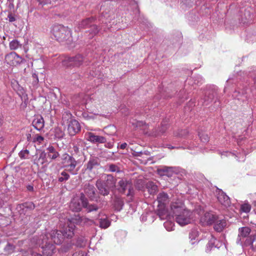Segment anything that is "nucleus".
I'll use <instances>...</instances> for the list:
<instances>
[{"mask_svg":"<svg viewBox=\"0 0 256 256\" xmlns=\"http://www.w3.org/2000/svg\"><path fill=\"white\" fill-rule=\"evenodd\" d=\"M82 218L78 215L75 216V218H69L68 216L66 218H60V225H62V230H52L49 234L51 241L56 244H60L63 241L64 237L67 238H72L74 234V230L76 224L80 222Z\"/></svg>","mask_w":256,"mask_h":256,"instance_id":"f257e3e1","label":"nucleus"},{"mask_svg":"<svg viewBox=\"0 0 256 256\" xmlns=\"http://www.w3.org/2000/svg\"><path fill=\"white\" fill-rule=\"evenodd\" d=\"M171 208L176 216V220L181 226L188 224L193 220L192 212L186 209L182 204H172Z\"/></svg>","mask_w":256,"mask_h":256,"instance_id":"f03ea898","label":"nucleus"},{"mask_svg":"<svg viewBox=\"0 0 256 256\" xmlns=\"http://www.w3.org/2000/svg\"><path fill=\"white\" fill-rule=\"evenodd\" d=\"M51 32L56 39L60 42L68 44L72 41V32L68 27L56 24L53 26Z\"/></svg>","mask_w":256,"mask_h":256,"instance_id":"7ed1b4c3","label":"nucleus"},{"mask_svg":"<svg viewBox=\"0 0 256 256\" xmlns=\"http://www.w3.org/2000/svg\"><path fill=\"white\" fill-rule=\"evenodd\" d=\"M62 166L65 168V170L70 172L72 175H76L79 170V168H77L78 161L71 155L67 153H64L62 156Z\"/></svg>","mask_w":256,"mask_h":256,"instance_id":"20e7f679","label":"nucleus"},{"mask_svg":"<svg viewBox=\"0 0 256 256\" xmlns=\"http://www.w3.org/2000/svg\"><path fill=\"white\" fill-rule=\"evenodd\" d=\"M110 2L106 0L102 2L100 8L101 16L100 21L104 24H107L114 16H112L113 12L111 10Z\"/></svg>","mask_w":256,"mask_h":256,"instance_id":"39448f33","label":"nucleus"},{"mask_svg":"<svg viewBox=\"0 0 256 256\" xmlns=\"http://www.w3.org/2000/svg\"><path fill=\"white\" fill-rule=\"evenodd\" d=\"M86 198L84 194H81L80 198H74L70 202V209L73 212H78L81 210L82 208L86 206Z\"/></svg>","mask_w":256,"mask_h":256,"instance_id":"423d86ee","label":"nucleus"},{"mask_svg":"<svg viewBox=\"0 0 256 256\" xmlns=\"http://www.w3.org/2000/svg\"><path fill=\"white\" fill-rule=\"evenodd\" d=\"M118 190L120 192L124 194L128 189V192L126 194V196L130 197L133 196L134 190L131 182L122 179L118 182Z\"/></svg>","mask_w":256,"mask_h":256,"instance_id":"0eeeda50","label":"nucleus"},{"mask_svg":"<svg viewBox=\"0 0 256 256\" xmlns=\"http://www.w3.org/2000/svg\"><path fill=\"white\" fill-rule=\"evenodd\" d=\"M251 232V229L249 227H242L238 229V234L236 243L242 246L245 245V240L249 238Z\"/></svg>","mask_w":256,"mask_h":256,"instance_id":"6e6552de","label":"nucleus"},{"mask_svg":"<svg viewBox=\"0 0 256 256\" xmlns=\"http://www.w3.org/2000/svg\"><path fill=\"white\" fill-rule=\"evenodd\" d=\"M72 154L75 156H80L84 154V142L82 139L76 138L72 142Z\"/></svg>","mask_w":256,"mask_h":256,"instance_id":"1a4fd4ad","label":"nucleus"},{"mask_svg":"<svg viewBox=\"0 0 256 256\" xmlns=\"http://www.w3.org/2000/svg\"><path fill=\"white\" fill-rule=\"evenodd\" d=\"M84 58L80 54L75 56L66 58L62 60V64L66 66H79L84 62Z\"/></svg>","mask_w":256,"mask_h":256,"instance_id":"9d476101","label":"nucleus"},{"mask_svg":"<svg viewBox=\"0 0 256 256\" xmlns=\"http://www.w3.org/2000/svg\"><path fill=\"white\" fill-rule=\"evenodd\" d=\"M22 58L15 52H11L5 56V62L10 66H16L22 62Z\"/></svg>","mask_w":256,"mask_h":256,"instance_id":"9b49d317","label":"nucleus"},{"mask_svg":"<svg viewBox=\"0 0 256 256\" xmlns=\"http://www.w3.org/2000/svg\"><path fill=\"white\" fill-rule=\"evenodd\" d=\"M217 216L213 212H206L200 218V222L202 225H212L216 220Z\"/></svg>","mask_w":256,"mask_h":256,"instance_id":"f8f14e48","label":"nucleus"},{"mask_svg":"<svg viewBox=\"0 0 256 256\" xmlns=\"http://www.w3.org/2000/svg\"><path fill=\"white\" fill-rule=\"evenodd\" d=\"M158 173L160 175H166L168 177L172 176L174 174L179 172L178 167L162 166L158 169Z\"/></svg>","mask_w":256,"mask_h":256,"instance_id":"ddd939ff","label":"nucleus"},{"mask_svg":"<svg viewBox=\"0 0 256 256\" xmlns=\"http://www.w3.org/2000/svg\"><path fill=\"white\" fill-rule=\"evenodd\" d=\"M85 137L87 140L93 144H104L106 142L105 137L96 135L92 132H86Z\"/></svg>","mask_w":256,"mask_h":256,"instance_id":"4468645a","label":"nucleus"},{"mask_svg":"<svg viewBox=\"0 0 256 256\" xmlns=\"http://www.w3.org/2000/svg\"><path fill=\"white\" fill-rule=\"evenodd\" d=\"M43 254L45 256H51L54 253L55 246L50 243V241L48 242L44 238L42 240V244L41 246Z\"/></svg>","mask_w":256,"mask_h":256,"instance_id":"2eb2a0df","label":"nucleus"},{"mask_svg":"<svg viewBox=\"0 0 256 256\" xmlns=\"http://www.w3.org/2000/svg\"><path fill=\"white\" fill-rule=\"evenodd\" d=\"M217 198L219 202L224 207L230 206L231 202L230 198L221 190L218 189L216 192Z\"/></svg>","mask_w":256,"mask_h":256,"instance_id":"dca6fc26","label":"nucleus"},{"mask_svg":"<svg viewBox=\"0 0 256 256\" xmlns=\"http://www.w3.org/2000/svg\"><path fill=\"white\" fill-rule=\"evenodd\" d=\"M208 238L209 240L206 249V252H210L213 248H219L222 246V243L216 240L212 234H210Z\"/></svg>","mask_w":256,"mask_h":256,"instance_id":"f3484780","label":"nucleus"},{"mask_svg":"<svg viewBox=\"0 0 256 256\" xmlns=\"http://www.w3.org/2000/svg\"><path fill=\"white\" fill-rule=\"evenodd\" d=\"M95 224L98 226L102 228H106L110 226V221L106 216L100 213L98 218L96 220Z\"/></svg>","mask_w":256,"mask_h":256,"instance_id":"a211bd4d","label":"nucleus"},{"mask_svg":"<svg viewBox=\"0 0 256 256\" xmlns=\"http://www.w3.org/2000/svg\"><path fill=\"white\" fill-rule=\"evenodd\" d=\"M68 126V132L70 136H73L79 132L81 130L80 123L76 120H71Z\"/></svg>","mask_w":256,"mask_h":256,"instance_id":"6ab92c4d","label":"nucleus"},{"mask_svg":"<svg viewBox=\"0 0 256 256\" xmlns=\"http://www.w3.org/2000/svg\"><path fill=\"white\" fill-rule=\"evenodd\" d=\"M100 165V159L97 157L90 156L84 166L86 170L91 172L93 169L97 168Z\"/></svg>","mask_w":256,"mask_h":256,"instance_id":"aec40b11","label":"nucleus"},{"mask_svg":"<svg viewBox=\"0 0 256 256\" xmlns=\"http://www.w3.org/2000/svg\"><path fill=\"white\" fill-rule=\"evenodd\" d=\"M96 185L98 189V192L104 196H108L110 194V189L104 184L102 180L98 179L96 180Z\"/></svg>","mask_w":256,"mask_h":256,"instance_id":"412c9836","label":"nucleus"},{"mask_svg":"<svg viewBox=\"0 0 256 256\" xmlns=\"http://www.w3.org/2000/svg\"><path fill=\"white\" fill-rule=\"evenodd\" d=\"M102 181L104 184L110 190L116 186V180L111 174H104L103 176Z\"/></svg>","mask_w":256,"mask_h":256,"instance_id":"4be33fe9","label":"nucleus"},{"mask_svg":"<svg viewBox=\"0 0 256 256\" xmlns=\"http://www.w3.org/2000/svg\"><path fill=\"white\" fill-rule=\"evenodd\" d=\"M84 190L86 194L91 200H93L95 198L96 189L93 185L89 183L86 184Z\"/></svg>","mask_w":256,"mask_h":256,"instance_id":"5701e85b","label":"nucleus"},{"mask_svg":"<svg viewBox=\"0 0 256 256\" xmlns=\"http://www.w3.org/2000/svg\"><path fill=\"white\" fill-rule=\"evenodd\" d=\"M222 156H234L238 162H244L245 160L246 154L244 152L234 153L230 152H224Z\"/></svg>","mask_w":256,"mask_h":256,"instance_id":"b1692460","label":"nucleus"},{"mask_svg":"<svg viewBox=\"0 0 256 256\" xmlns=\"http://www.w3.org/2000/svg\"><path fill=\"white\" fill-rule=\"evenodd\" d=\"M214 228L218 232H222L226 226V221L224 219H220L218 216L214 222Z\"/></svg>","mask_w":256,"mask_h":256,"instance_id":"393cba45","label":"nucleus"},{"mask_svg":"<svg viewBox=\"0 0 256 256\" xmlns=\"http://www.w3.org/2000/svg\"><path fill=\"white\" fill-rule=\"evenodd\" d=\"M232 96L234 98L242 102H245L248 100V96L246 90H243L242 92L238 90H235L232 94Z\"/></svg>","mask_w":256,"mask_h":256,"instance_id":"a878e982","label":"nucleus"},{"mask_svg":"<svg viewBox=\"0 0 256 256\" xmlns=\"http://www.w3.org/2000/svg\"><path fill=\"white\" fill-rule=\"evenodd\" d=\"M34 128L38 131L41 130L44 127V122L43 118L41 116L35 118L32 122Z\"/></svg>","mask_w":256,"mask_h":256,"instance_id":"bb28decb","label":"nucleus"},{"mask_svg":"<svg viewBox=\"0 0 256 256\" xmlns=\"http://www.w3.org/2000/svg\"><path fill=\"white\" fill-rule=\"evenodd\" d=\"M244 246H250L252 249L256 251V233H252L249 238L245 240Z\"/></svg>","mask_w":256,"mask_h":256,"instance_id":"cd10ccee","label":"nucleus"},{"mask_svg":"<svg viewBox=\"0 0 256 256\" xmlns=\"http://www.w3.org/2000/svg\"><path fill=\"white\" fill-rule=\"evenodd\" d=\"M199 232L196 229H192L189 234V238L190 243L194 245L197 244L200 239L198 238Z\"/></svg>","mask_w":256,"mask_h":256,"instance_id":"c85d7f7f","label":"nucleus"},{"mask_svg":"<svg viewBox=\"0 0 256 256\" xmlns=\"http://www.w3.org/2000/svg\"><path fill=\"white\" fill-rule=\"evenodd\" d=\"M48 151V156L52 160H56L60 156V154L56 148L52 146H50L46 148Z\"/></svg>","mask_w":256,"mask_h":256,"instance_id":"c756f323","label":"nucleus"},{"mask_svg":"<svg viewBox=\"0 0 256 256\" xmlns=\"http://www.w3.org/2000/svg\"><path fill=\"white\" fill-rule=\"evenodd\" d=\"M74 120V119H73L72 118V114L70 112L66 110L62 114V124L64 126L67 125L70 122L71 120Z\"/></svg>","mask_w":256,"mask_h":256,"instance_id":"7c9ffc66","label":"nucleus"},{"mask_svg":"<svg viewBox=\"0 0 256 256\" xmlns=\"http://www.w3.org/2000/svg\"><path fill=\"white\" fill-rule=\"evenodd\" d=\"M35 208L34 204L32 202H26L24 204H19L17 208L20 210H24V212H26L28 210H34Z\"/></svg>","mask_w":256,"mask_h":256,"instance_id":"2f4dec72","label":"nucleus"},{"mask_svg":"<svg viewBox=\"0 0 256 256\" xmlns=\"http://www.w3.org/2000/svg\"><path fill=\"white\" fill-rule=\"evenodd\" d=\"M168 196L167 194L162 192L160 193L157 198V200L158 202V206H162L168 201Z\"/></svg>","mask_w":256,"mask_h":256,"instance_id":"473e14b6","label":"nucleus"},{"mask_svg":"<svg viewBox=\"0 0 256 256\" xmlns=\"http://www.w3.org/2000/svg\"><path fill=\"white\" fill-rule=\"evenodd\" d=\"M204 82V80L200 75H196L194 77L188 80V83L192 84H202Z\"/></svg>","mask_w":256,"mask_h":256,"instance_id":"72a5a7b5","label":"nucleus"},{"mask_svg":"<svg viewBox=\"0 0 256 256\" xmlns=\"http://www.w3.org/2000/svg\"><path fill=\"white\" fill-rule=\"evenodd\" d=\"M146 188L150 194H154L158 192L157 186L152 182H148L146 184Z\"/></svg>","mask_w":256,"mask_h":256,"instance_id":"f704fd0d","label":"nucleus"},{"mask_svg":"<svg viewBox=\"0 0 256 256\" xmlns=\"http://www.w3.org/2000/svg\"><path fill=\"white\" fill-rule=\"evenodd\" d=\"M94 20L93 18H88L82 20L80 24V27L82 28H86L90 26Z\"/></svg>","mask_w":256,"mask_h":256,"instance_id":"c9c22d12","label":"nucleus"},{"mask_svg":"<svg viewBox=\"0 0 256 256\" xmlns=\"http://www.w3.org/2000/svg\"><path fill=\"white\" fill-rule=\"evenodd\" d=\"M22 44L17 40H14L11 41L9 44V47L11 50H16L21 48Z\"/></svg>","mask_w":256,"mask_h":256,"instance_id":"e433bc0d","label":"nucleus"},{"mask_svg":"<svg viewBox=\"0 0 256 256\" xmlns=\"http://www.w3.org/2000/svg\"><path fill=\"white\" fill-rule=\"evenodd\" d=\"M86 205V206H84V208L86 209V210L88 212H90L92 211H96L98 209V207L97 205L96 204H90L87 200Z\"/></svg>","mask_w":256,"mask_h":256,"instance_id":"4c0bfd02","label":"nucleus"},{"mask_svg":"<svg viewBox=\"0 0 256 256\" xmlns=\"http://www.w3.org/2000/svg\"><path fill=\"white\" fill-rule=\"evenodd\" d=\"M124 206L123 201L120 198H118L114 200V207L116 210L120 211Z\"/></svg>","mask_w":256,"mask_h":256,"instance_id":"58836bf2","label":"nucleus"},{"mask_svg":"<svg viewBox=\"0 0 256 256\" xmlns=\"http://www.w3.org/2000/svg\"><path fill=\"white\" fill-rule=\"evenodd\" d=\"M67 172H68L64 170L60 173V176L58 178V182H62L66 181L70 178V176Z\"/></svg>","mask_w":256,"mask_h":256,"instance_id":"ea45409f","label":"nucleus"},{"mask_svg":"<svg viewBox=\"0 0 256 256\" xmlns=\"http://www.w3.org/2000/svg\"><path fill=\"white\" fill-rule=\"evenodd\" d=\"M164 226L168 231L170 232L174 230V224L171 221L168 220L165 222Z\"/></svg>","mask_w":256,"mask_h":256,"instance_id":"a19ab883","label":"nucleus"},{"mask_svg":"<svg viewBox=\"0 0 256 256\" xmlns=\"http://www.w3.org/2000/svg\"><path fill=\"white\" fill-rule=\"evenodd\" d=\"M60 168V166L59 163L54 162L52 163V165L50 167V169L54 173H57L59 171Z\"/></svg>","mask_w":256,"mask_h":256,"instance_id":"79ce46f5","label":"nucleus"},{"mask_svg":"<svg viewBox=\"0 0 256 256\" xmlns=\"http://www.w3.org/2000/svg\"><path fill=\"white\" fill-rule=\"evenodd\" d=\"M38 160L42 164H44L47 163L48 160L46 158V153L43 152L40 154L39 158Z\"/></svg>","mask_w":256,"mask_h":256,"instance_id":"37998d69","label":"nucleus"},{"mask_svg":"<svg viewBox=\"0 0 256 256\" xmlns=\"http://www.w3.org/2000/svg\"><path fill=\"white\" fill-rule=\"evenodd\" d=\"M240 210L242 212L248 213L251 210V206L248 203H244L241 205Z\"/></svg>","mask_w":256,"mask_h":256,"instance_id":"c03bdc74","label":"nucleus"},{"mask_svg":"<svg viewBox=\"0 0 256 256\" xmlns=\"http://www.w3.org/2000/svg\"><path fill=\"white\" fill-rule=\"evenodd\" d=\"M198 136L200 140L203 142H206L209 140V137L208 134L204 132H198Z\"/></svg>","mask_w":256,"mask_h":256,"instance_id":"a18cd8bd","label":"nucleus"},{"mask_svg":"<svg viewBox=\"0 0 256 256\" xmlns=\"http://www.w3.org/2000/svg\"><path fill=\"white\" fill-rule=\"evenodd\" d=\"M29 153H30V152L28 150H21L19 152L18 155H19V156L22 159H26V158H28Z\"/></svg>","mask_w":256,"mask_h":256,"instance_id":"49530a36","label":"nucleus"},{"mask_svg":"<svg viewBox=\"0 0 256 256\" xmlns=\"http://www.w3.org/2000/svg\"><path fill=\"white\" fill-rule=\"evenodd\" d=\"M90 27V32L92 36L95 35L98 33L99 30L96 26L92 24Z\"/></svg>","mask_w":256,"mask_h":256,"instance_id":"de8ad7c7","label":"nucleus"},{"mask_svg":"<svg viewBox=\"0 0 256 256\" xmlns=\"http://www.w3.org/2000/svg\"><path fill=\"white\" fill-rule=\"evenodd\" d=\"M108 170L111 172H120L119 168L115 164H111L108 166Z\"/></svg>","mask_w":256,"mask_h":256,"instance_id":"09e8293b","label":"nucleus"},{"mask_svg":"<svg viewBox=\"0 0 256 256\" xmlns=\"http://www.w3.org/2000/svg\"><path fill=\"white\" fill-rule=\"evenodd\" d=\"M214 98V96H205L204 98V102H202V104L204 105L207 106L210 102Z\"/></svg>","mask_w":256,"mask_h":256,"instance_id":"8fccbe9b","label":"nucleus"},{"mask_svg":"<svg viewBox=\"0 0 256 256\" xmlns=\"http://www.w3.org/2000/svg\"><path fill=\"white\" fill-rule=\"evenodd\" d=\"M44 140V138L42 136L36 134L34 138V142H38V144H41Z\"/></svg>","mask_w":256,"mask_h":256,"instance_id":"3c124183","label":"nucleus"},{"mask_svg":"<svg viewBox=\"0 0 256 256\" xmlns=\"http://www.w3.org/2000/svg\"><path fill=\"white\" fill-rule=\"evenodd\" d=\"M167 128V124H166L165 122H163L162 124V126L160 128V132L162 134H164L166 131Z\"/></svg>","mask_w":256,"mask_h":256,"instance_id":"603ef678","label":"nucleus"},{"mask_svg":"<svg viewBox=\"0 0 256 256\" xmlns=\"http://www.w3.org/2000/svg\"><path fill=\"white\" fill-rule=\"evenodd\" d=\"M132 124L136 127H140L146 124L145 122L142 121H136V122H132Z\"/></svg>","mask_w":256,"mask_h":256,"instance_id":"864d4df0","label":"nucleus"},{"mask_svg":"<svg viewBox=\"0 0 256 256\" xmlns=\"http://www.w3.org/2000/svg\"><path fill=\"white\" fill-rule=\"evenodd\" d=\"M32 77L34 79L32 84L34 85L37 84L38 82V78L37 74L34 73L32 74Z\"/></svg>","mask_w":256,"mask_h":256,"instance_id":"5fc2aeb1","label":"nucleus"},{"mask_svg":"<svg viewBox=\"0 0 256 256\" xmlns=\"http://www.w3.org/2000/svg\"><path fill=\"white\" fill-rule=\"evenodd\" d=\"M72 256H87V254L84 252L80 251L74 252Z\"/></svg>","mask_w":256,"mask_h":256,"instance_id":"6e6d98bb","label":"nucleus"},{"mask_svg":"<svg viewBox=\"0 0 256 256\" xmlns=\"http://www.w3.org/2000/svg\"><path fill=\"white\" fill-rule=\"evenodd\" d=\"M8 18L10 22H13L16 20L15 17L12 14H8Z\"/></svg>","mask_w":256,"mask_h":256,"instance_id":"4d7b16f0","label":"nucleus"},{"mask_svg":"<svg viewBox=\"0 0 256 256\" xmlns=\"http://www.w3.org/2000/svg\"><path fill=\"white\" fill-rule=\"evenodd\" d=\"M26 190L28 192H34V188L32 185V184H28L26 186Z\"/></svg>","mask_w":256,"mask_h":256,"instance_id":"13d9d810","label":"nucleus"},{"mask_svg":"<svg viewBox=\"0 0 256 256\" xmlns=\"http://www.w3.org/2000/svg\"><path fill=\"white\" fill-rule=\"evenodd\" d=\"M188 134V132L186 130H182L180 133L179 134L180 136H184Z\"/></svg>","mask_w":256,"mask_h":256,"instance_id":"bf43d9fd","label":"nucleus"},{"mask_svg":"<svg viewBox=\"0 0 256 256\" xmlns=\"http://www.w3.org/2000/svg\"><path fill=\"white\" fill-rule=\"evenodd\" d=\"M126 146H127V144L126 142H124V143L122 144L120 146V148L122 150H124L126 148Z\"/></svg>","mask_w":256,"mask_h":256,"instance_id":"052dcab7","label":"nucleus"},{"mask_svg":"<svg viewBox=\"0 0 256 256\" xmlns=\"http://www.w3.org/2000/svg\"><path fill=\"white\" fill-rule=\"evenodd\" d=\"M40 4H44L50 2V0H40Z\"/></svg>","mask_w":256,"mask_h":256,"instance_id":"680f3d73","label":"nucleus"},{"mask_svg":"<svg viewBox=\"0 0 256 256\" xmlns=\"http://www.w3.org/2000/svg\"><path fill=\"white\" fill-rule=\"evenodd\" d=\"M31 256H42L40 254H38L37 252H31Z\"/></svg>","mask_w":256,"mask_h":256,"instance_id":"e2e57ef3","label":"nucleus"},{"mask_svg":"<svg viewBox=\"0 0 256 256\" xmlns=\"http://www.w3.org/2000/svg\"><path fill=\"white\" fill-rule=\"evenodd\" d=\"M26 136L28 141L30 142L31 140V134L28 133L26 134Z\"/></svg>","mask_w":256,"mask_h":256,"instance_id":"0e129e2a","label":"nucleus"},{"mask_svg":"<svg viewBox=\"0 0 256 256\" xmlns=\"http://www.w3.org/2000/svg\"><path fill=\"white\" fill-rule=\"evenodd\" d=\"M6 248L8 249V250H13L14 248V246L12 244H8L6 247Z\"/></svg>","mask_w":256,"mask_h":256,"instance_id":"69168bd1","label":"nucleus"},{"mask_svg":"<svg viewBox=\"0 0 256 256\" xmlns=\"http://www.w3.org/2000/svg\"><path fill=\"white\" fill-rule=\"evenodd\" d=\"M63 136H64V134L62 133V131H60V134L59 136H58V137L62 138V137H63Z\"/></svg>","mask_w":256,"mask_h":256,"instance_id":"338daca9","label":"nucleus"},{"mask_svg":"<svg viewBox=\"0 0 256 256\" xmlns=\"http://www.w3.org/2000/svg\"><path fill=\"white\" fill-rule=\"evenodd\" d=\"M254 84L256 87V76L254 78Z\"/></svg>","mask_w":256,"mask_h":256,"instance_id":"774afa93","label":"nucleus"}]
</instances>
